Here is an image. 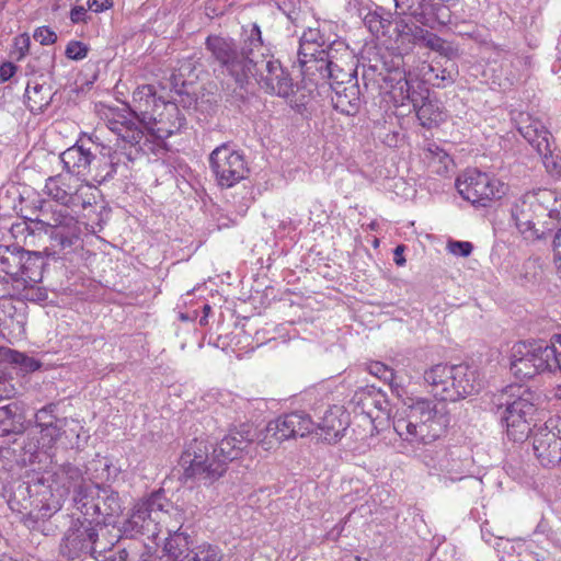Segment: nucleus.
Listing matches in <instances>:
<instances>
[{"label":"nucleus","mask_w":561,"mask_h":561,"mask_svg":"<svg viewBox=\"0 0 561 561\" xmlns=\"http://www.w3.org/2000/svg\"><path fill=\"white\" fill-rule=\"evenodd\" d=\"M81 484H88L82 470L72 463H64L55 471H45L31 481L20 484L8 504L13 512L21 514V523L31 530H46V522L62 507L64 500L71 490L73 494Z\"/></svg>","instance_id":"1"},{"label":"nucleus","mask_w":561,"mask_h":561,"mask_svg":"<svg viewBox=\"0 0 561 561\" xmlns=\"http://www.w3.org/2000/svg\"><path fill=\"white\" fill-rule=\"evenodd\" d=\"M106 125L117 136L116 148L105 145H93L94 157L89 176L96 183L103 184L121 173L125 175L128 164L134 162L141 153L147 151L144 131L124 113H113Z\"/></svg>","instance_id":"2"},{"label":"nucleus","mask_w":561,"mask_h":561,"mask_svg":"<svg viewBox=\"0 0 561 561\" xmlns=\"http://www.w3.org/2000/svg\"><path fill=\"white\" fill-rule=\"evenodd\" d=\"M448 423L449 417L445 408L438 409L428 398L409 399L392 421L393 430L403 440L422 444L439 438Z\"/></svg>","instance_id":"3"},{"label":"nucleus","mask_w":561,"mask_h":561,"mask_svg":"<svg viewBox=\"0 0 561 561\" xmlns=\"http://www.w3.org/2000/svg\"><path fill=\"white\" fill-rule=\"evenodd\" d=\"M397 42L401 45H408L409 48L414 45L428 47L442 56L447 57L445 65L423 64L420 71L422 79H419L424 87L431 84L437 88H445L455 82L458 76V69L454 58L458 56V49L433 32L422 26L409 24L404 19L397 22Z\"/></svg>","instance_id":"4"},{"label":"nucleus","mask_w":561,"mask_h":561,"mask_svg":"<svg viewBox=\"0 0 561 561\" xmlns=\"http://www.w3.org/2000/svg\"><path fill=\"white\" fill-rule=\"evenodd\" d=\"M561 217V194L539 187L526 192L512 208V218L525 239H543L551 228L549 219Z\"/></svg>","instance_id":"5"},{"label":"nucleus","mask_w":561,"mask_h":561,"mask_svg":"<svg viewBox=\"0 0 561 561\" xmlns=\"http://www.w3.org/2000/svg\"><path fill=\"white\" fill-rule=\"evenodd\" d=\"M218 419L205 415L201 425L204 432L191 439L180 457V466L183 469V477L213 483L225 473L219 455L216 450V443L209 440L215 437L216 431L220 427Z\"/></svg>","instance_id":"6"},{"label":"nucleus","mask_w":561,"mask_h":561,"mask_svg":"<svg viewBox=\"0 0 561 561\" xmlns=\"http://www.w3.org/2000/svg\"><path fill=\"white\" fill-rule=\"evenodd\" d=\"M497 411L501 423L506 428L510 440L523 443L531 431L534 414L537 410V396L523 385H510L496 396Z\"/></svg>","instance_id":"7"},{"label":"nucleus","mask_w":561,"mask_h":561,"mask_svg":"<svg viewBox=\"0 0 561 561\" xmlns=\"http://www.w3.org/2000/svg\"><path fill=\"white\" fill-rule=\"evenodd\" d=\"M12 233L15 238L23 237L26 245H36L37 240L46 238L50 248L64 251L71 249L80 239L81 229L78 220L67 211L53 213L50 220L27 219L12 226Z\"/></svg>","instance_id":"8"},{"label":"nucleus","mask_w":561,"mask_h":561,"mask_svg":"<svg viewBox=\"0 0 561 561\" xmlns=\"http://www.w3.org/2000/svg\"><path fill=\"white\" fill-rule=\"evenodd\" d=\"M423 378L439 401L456 402L480 389L477 370L467 364H436L424 371Z\"/></svg>","instance_id":"9"},{"label":"nucleus","mask_w":561,"mask_h":561,"mask_svg":"<svg viewBox=\"0 0 561 561\" xmlns=\"http://www.w3.org/2000/svg\"><path fill=\"white\" fill-rule=\"evenodd\" d=\"M171 507V501L165 491L159 489L148 497L138 501L131 513L118 528L121 538H147L154 540L160 533L161 511Z\"/></svg>","instance_id":"10"},{"label":"nucleus","mask_w":561,"mask_h":561,"mask_svg":"<svg viewBox=\"0 0 561 561\" xmlns=\"http://www.w3.org/2000/svg\"><path fill=\"white\" fill-rule=\"evenodd\" d=\"M98 525L81 522L80 518H71L70 526L64 533L58 551L59 556L67 561H75L85 557H92L95 560L111 551L114 541H105Z\"/></svg>","instance_id":"11"},{"label":"nucleus","mask_w":561,"mask_h":561,"mask_svg":"<svg viewBox=\"0 0 561 561\" xmlns=\"http://www.w3.org/2000/svg\"><path fill=\"white\" fill-rule=\"evenodd\" d=\"M205 48L221 72L230 76L239 87L249 82L257 66L256 59L241 50L236 39L210 34L206 37Z\"/></svg>","instance_id":"12"},{"label":"nucleus","mask_w":561,"mask_h":561,"mask_svg":"<svg viewBox=\"0 0 561 561\" xmlns=\"http://www.w3.org/2000/svg\"><path fill=\"white\" fill-rule=\"evenodd\" d=\"M45 266L43 252L27 251L19 244L0 245V271L7 275L1 278L11 282V287L21 278L42 282Z\"/></svg>","instance_id":"13"},{"label":"nucleus","mask_w":561,"mask_h":561,"mask_svg":"<svg viewBox=\"0 0 561 561\" xmlns=\"http://www.w3.org/2000/svg\"><path fill=\"white\" fill-rule=\"evenodd\" d=\"M262 59H256L252 77H255L259 85L268 94L283 99H290L291 105L300 107L302 99H297L298 85L293 81L290 73L282 66L280 61L273 56L261 54Z\"/></svg>","instance_id":"14"},{"label":"nucleus","mask_w":561,"mask_h":561,"mask_svg":"<svg viewBox=\"0 0 561 561\" xmlns=\"http://www.w3.org/2000/svg\"><path fill=\"white\" fill-rule=\"evenodd\" d=\"M386 73L382 81L390 89V93L396 102L404 105L405 102H415L423 100L425 87L410 71L404 69V59L401 55L392 56L389 60H383Z\"/></svg>","instance_id":"15"},{"label":"nucleus","mask_w":561,"mask_h":561,"mask_svg":"<svg viewBox=\"0 0 561 561\" xmlns=\"http://www.w3.org/2000/svg\"><path fill=\"white\" fill-rule=\"evenodd\" d=\"M209 167L221 187H232L250 173L245 156L229 144L216 147L208 158Z\"/></svg>","instance_id":"16"},{"label":"nucleus","mask_w":561,"mask_h":561,"mask_svg":"<svg viewBox=\"0 0 561 561\" xmlns=\"http://www.w3.org/2000/svg\"><path fill=\"white\" fill-rule=\"evenodd\" d=\"M134 107L123 108L116 113H124L129 119H133L139 128L144 131V140L148 150L151 147L148 146V137L145 134V129L149 127L152 122L159 124L164 123V113H159L163 110L164 105L169 102L164 101L162 96H157L156 88L152 84H144L138 87L133 93Z\"/></svg>","instance_id":"17"},{"label":"nucleus","mask_w":561,"mask_h":561,"mask_svg":"<svg viewBox=\"0 0 561 561\" xmlns=\"http://www.w3.org/2000/svg\"><path fill=\"white\" fill-rule=\"evenodd\" d=\"M257 438V430L251 423L229 425L227 434L219 442L218 437H214L216 450L222 467H225V472L227 471L228 463L248 453Z\"/></svg>","instance_id":"18"},{"label":"nucleus","mask_w":561,"mask_h":561,"mask_svg":"<svg viewBox=\"0 0 561 561\" xmlns=\"http://www.w3.org/2000/svg\"><path fill=\"white\" fill-rule=\"evenodd\" d=\"M534 453L543 467L561 462V420H549L534 434Z\"/></svg>","instance_id":"19"},{"label":"nucleus","mask_w":561,"mask_h":561,"mask_svg":"<svg viewBox=\"0 0 561 561\" xmlns=\"http://www.w3.org/2000/svg\"><path fill=\"white\" fill-rule=\"evenodd\" d=\"M313 431L314 422L310 415L304 411H294L270 421L265 428V438L274 437L278 443H282L296 436L304 437L313 433Z\"/></svg>","instance_id":"20"},{"label":"nucleus","mask_w":561,"mask_h":561,"mask_svg":"<svg viewBox=\"0 0 561 561\" xmlns=\"http://www.w3.org/2000/svg\"><path fill=\"white\" fill-rule=\"evenodd\" d=\"M352 402L368 416L375 427L390 417V402L387 394L375 386H366L355 391Z\"/></svg>","instance_id":"21"},{"label":"nucleus","mask_w":561,"mask_h":561,"mask_svg":"<svg viewBox=\"0 0 561 561\" xmlns=\"http://www.w3.org/2000/svg\"><path fill=\"white\" fill-rule=\"evenodd\" d=\"M458 193L476 207H488L491 203V178L477 169L469 170L456 180Z\"/></svg>","instance_id":"22"},{"label":"nucleus","mask_w":561,"mask_h":561,"mask_svg":"<svg viewBox=\"0 0 561 561\" xmlns=\"http://www.w3.org/2000/svg\"><path fill=\"white\" fill-rule=\"evenodd\" d=\"M346 78L330 83L332 90L331 102L333 107L341 114L354 116L362 105L360 90L356 73L348 72Z\"/></svg>","instance_id":"23"},{"label":"nucleus","mask_w":561,"mask_h":561,"mask_svg":"<svg viewBox=\"0 0 561 561\" xmlns=\"http://www.w3.org/2000/svg\"><path fill=\"white\" fill-rule=\"evenodd\" d=\"M26 413L23 400L0 397V437L23 435L32 423Z\"/></svg>","instance_id":"24"},{"label":"nucleus","mask_w":561,"mask_h":561,"mask_svg":"<svg viewBox=\"0 0 561 561\" xmlns=\"http://www.w3.org/2000/svg\"><path fill=\"white\" fill-rule=\"evenodd\" d=\"M15 296L4 295L0 297V333L21 336L25 333L27 321V306L16 300Z\"/></svg>","instance_id":"25"},{"label":"nucleus","mask_w":561,"mask_h":561,"mask_svg":"<svg viewBox=\"0 0 561 561\" xmlns=\"http://www.w3.org/2000/svg\"><path fill=\"white\" fill-rule=\"evenodd\" d=\"M298 62L301 68V73L317 83L323 80L330 84L341 77L346 78L350 76V73L345 72L334 60L321 56L320 49L311 57L308 56L304 58L302 55H299Z\"/></svg>","instance_id":"26"},{"label":"nucleus","mask_w":561,"mask_h":561,"mask_svg":"<svg viewBox=\"0 0 561 561\" xmlns=\"http://www.w3.org/2000/svg\"><path fill=\"white\" fill-rule=\"evenodd\" d=\"M94 147L87 146L83 139H79L73 146L67 148L59 156L64 170L79 179H87L91 173Z\"/></svg>","instance_id":"27"},{"label":"nucleus","mask_w":561,"mask_h":561,"mask_svg":"<svg viewBox=\"0 0 561 561\" xmlns=\"http://www.w3.org/2000/svg\"><path fill=\"white\" fill-rule=\"evenodd\" d=\"M99 484L88 483L81 484L76 489L72 496L73 507L80 513L78 518L81 522L98 525L102 530V523H100V503H98Z\"/></svg>","instance_id":"28"},{"label":"nucleus","mask_w":561,"mask_h":561,"mask_svg":"<svg viewBox=\"0 0 561 561\" xmlns=\"http://www.w3.org/2000/svg\"><path fill=\"white\" fill-rule=\"evenodd\" d=\"M515 122L518 133L538 153L549 151L550 133L540 121L533 118L528 113H519Z\"/></svg>","instance_id":"29"},{"label":"nucleus","mask_w":561,"mask_h":561,"mask_svg":"<svg viewBox=\"0 0 561 561\" xmlns=\"http://www.w3.org/2000/svg\"><path fill=\"white\" fill-rule=\"evenodd\" d=\"M160 113H164V123L159 124L152 122V124L145 129L150 136L163 140L185 127L186 118L179 110L176 103L169 102Z\"/></svg>","instance_id":"30"},{"label":"nucleus","mask_w":561,"mask_h":561,"mask_svg":"<svg viewBox=\"0 0 561 561\" xmlns=\"http://www.w3.org/2000/svg\"><path fill=\"white\" fill-rule=\"evenodd\" d=\"M169 537L165 539L163 550L173 561H190L193 553V537L186 529H169Z\"/></svg>","instance_id":"31"},{"label":"nucleus","mask_w":561,"mask_h":561,"mask_svg":"<svg viewBox=\"0 0 561 561\" xmlns=\"http://www.w3.org/2000/svg\"><path fill=\"white\" fill-rule=\"evenodd\" d=\"M98 503H100V523L104 530L105 526L113 524L114 519L123 513L122 500L118 492L110 486L99 485Z\"/></svg>","instance_id":"32"},{"label":"nucleus","mask_w":561,"mask_h":561,"mask_svg":"<svg viewBox=\"0 0 561 561\" xmlns=\"http://www.w3.org/2000/svg\"><path fill=\"white\" fill-rule=\"evenodd\" d=\"M364 25L375 35H386L392 24V14L383 7L374 5L359 10Z\"/></svg>","instance_id":"33"},{"label":"nucleus","mask_w":561,"mask_h":561,"mask_svg":"<svg viewBox=\"0 0 561 561\" xmlns=\"http://www.w3.org/2000/svg\"><path fill=\"white\" fill-rule=\"evenodd\" d=\"M45 193L55 202L67 206L75 207L79 203V196L73 194L66 179L61 175L49 176L45 183Z\"/></svg>","instance_id":"34"},{"label":"nucleus","mask_w":561,"mask_h":561,"mask_svg":"<svg viewBox=\"0 0 561 561\" xmlns=\"http://www.w3.org/2000/svg\"><path fill=\"white\" fill-rule=\"evenodd\" d=\"M54 94L49 85L28 83L24 94L25 105L33 114H41L51 104Z\"/></svg>","instance_id":"35"},{"label":"nucleus","mask_w":561,"mask_h":561,"mask_svg":"<svg viewBox=\"0 0 561 561\" xmlns=\"http://www.w3.org/2000/svg\"><path fill=\"white\" fill-rule=\"evenodd\" d=\"M41 282H32L28 278H21L15 280L13 287H9L10 295L15 296L19 301L25 304L44 302L48 298L46 288L38 286Z\"/></svg>","instance_id":"36"},{"label":"nucleus","mask_w":561,"mask_h":561,"mask_svg":"<svg viewBox=\"0 0 561 561\" xmlns=\"http://www.w3.org/2000/svg\"><path fill=\"white\" fill-rule=\"evenodd\" d=\"M526 350V343H519L513 347L510 359V369L517 378H531L537 375L536 366Z\"/></svg>","instance_id":"37"},{"label":"nucleus","mask_w":561,"mask_h":561,"mask_svg":"<svg viewBox=\"0 0 561 561\" xmlns=\"http://www.w3.org/2000/svg\"><path fill=\"white\" fill-rule=\"evenodd\" d=\"M529 358L536 366L537 374L542 371H556V363L553 362V350H550L549 342L539 341L526 344Z\"/></svg>","instance_id":"38"},{"label":"nucleus","mask_w":561,"mask_h":561,"mask_svg":"<svg viewBox=\"0 0 561 561\" xmlns=\"http://www.w3.org/2000/svg\"><path fill=\"white\" fill-rule=\"evenodd\" d=\"M416 111V116L422 126L431 128L438 125L444 119V114L436 102L428 100V89L425 87L423 100L417 102H410Z\"/></svg>","instance_id":"39"},{"label":"nucleus","mask_w":561,"mask_h":561,"mask_svg":"<svg viewBox=\"0 0 561 561\" xmlns=\"http://www.w3.org/2000/svg\"><path fill=\"white\" fill-rule=\"evenodd\" d=\"M60 422H64L61 439L65 438L66 447L72 449L82 448L89 438V434L83 430V426L80 424V422L76 420H68L66 417H62Z\"/></svg>","instance_id":"40"},{"label":"nucleus","mask_w":561,"mask_h":561,"mask_svg":"<svg viewBox=\"0 0 561 561\" xmlns=\"http://www.w3.org/2000/svg\"><path fill=\"white\" fill-rule=\"evenodd\" d=\"M343 431L342 422L337 420L332 412H328L323 416L322 422L317 424L314 423L313 432H316L324 442L332 444L341 439Z\"/></svg>","instance_id":"41"},{"label":"nucleus","mask_w":561,"mask_h":561,"mask_svg":"<svg viewBox=\"0 0 561 561\" xmlns=\"http://www.w3.org/2000/svg\"><path fill=\"white\" fill-rule=\"evenodd\" d=\"M542 274V261L539 256H530L524 261L515 276L516 282L522 286L536 284Z\"/></svg>","instance_id":"42"},{"label":"nucleus","mask_w":561,"mask_h":561,"mask_svg":"<svg viewBox=\"0 0 561 561\" xmlns=\"http://www.w3.org/2000/svg\"><path fill=\"white\" fill-rule=\"evenodd\" d=\"M242 42L239 44L241 50H244L249 57H255V50L264 45L262 31L257 23H250L242 26Z\"/></svg>","instance_id":"43"},{"label":"nucleus","mask_w":561,"mask_h":561,"mask_svg":"<svg viewBox=\"0 0 561 561\" xmlns=\"http://www.w3.org/2000/svg\"><path fill=\"white\" fill-rule=\"evenodd\" d=\"M325 36L318 28H308L305 31L299 41L298 56L302 55L304 58L314 56L319 49L324 45Z\"/></svg>","instance_id":"44"},{"label":"nucleus","mask_w":561,"mask_h":561,"mask_svg":"<svg viewBox=\"0 0 561 561\" xmlns=\"http://www.w3.org/2000/svg\"><path fill=\"white\" fill-rule=\"evenodd\" d=\"M396 10L398 11L399 18L396 20V23L404 19L409 24H414L419 26V10H420V0H393ZM398 33V30L396 28Z\"/></svg>","instance_id":"45"},{"label":"nucleus","mask_w":561,"mask_h":561,"mask_svg":"<svg viewBox=\"0 0 561 561\" xmlns=\"http://www.w3.org/2000/svg\"><path fill=\"white\" fill-rule=\"evenodd\" d=\"M21 437V443H18V438L14 439V444L20 446V451L22 454V459L24 462H35L37 458V453L42 448V442L36 436H32L31 433H27L26 436L19 435Z\"/></svg>","instance_id":"46"},{"label":"nucleus","mask_w":561,"mask_h":561,"mask_svg":"<svg viewBox=\"0 0 561 561\" xmlns=\"http://www.w3.org/2000/svg\"><path fill=\"white\" fill-rule=\"evenodd\" d=\"M222 558V550L218 546L203 542L194 547L190 561H221Z\"/></svg>","instance_id":"47"},{"label":"nucleus","mask_w":561,"mask_h":561,"mask_svg":"<svg viewBox=\"0 0 561 561\" xmlns=\"http://www.w3.org/2000/svg\"><path fill=\"white\" fill-rule=\"evenodd\" d=\"M62 426L64 422L59 421L56 424L46 425L39 428L42 448H50L57 440L61 439Z\"/></svg>","instance_id":"48"},{"label":"nucleus","mask_w":561,"mask_h":561,"mask_svg":"<svg viewBox=\"0 0 561 561\" xmlns=\"http://www.w3.org/2000/svg\"><path fill=\"white\" fill-rule=\"evenodd\" d=\"M320 55L324 56L328 59L334 60L337 56H347L348 55V46L342 39H333L325 41L324 45L320 49Z\"/></svg>","instance_id":"49"},{"label":"nucleus","mask_w":561,"mask_h":561,"mask_svg":"<svg viewBox=\"0 0 561 561\" xmlns=\"http://www.w3.org/2000/svg\"><path fill=\"white\" fill-rule=\"evenodd\" d=\"M428 151L431 152L433 160L437 161L438 175L453 171L455 163L453 158L444 149H440L438 146H433V148H428Z\"/></svg>","instance_id":"50"},{"label":"nucleus","mask_w":561,"mask_h":561,"mask_svg":"<svg viewBox=\"0 0 561 561\" xmlns=\"http://www.w3.org/2000/svg\"><path fill=\"white\" fill-rule=\"evenodd\" d=\"M57 403H48L35 413L36 427L41 428L46 425L56 424L61 419L56 414Z\"/></svg>","instance_id":"51"},{"label":"nucleus","mask_w":561,"mask_h":561,"mask_svg":"<svg viewBox=\"0 0 561 561\" xmlns=\"http://www.w3.org/2000/svg\"><path fill=\"white\" fill-rule=\"evenodd\" d=\"M275 3L291 23L297 24L300 21L301 0H275Z\"/></svg>","instance_id":"52"},{"label":"nucleus","mask_w":561,"mask_h":561,"mask_svg":"<svg viewBox=\"0 0 561 561\" xmlns=\"http://www.w3.org/2000/svg\"><path fill=\"white\" fill-rule=\"evenodd\" d=\"M90 48L87 44L80 41H70L65 50V55L71 60H82L88 56Z\"/></svg>","instance_id":"53"},{"label":"nucleus","mask_w":561,"mask_h":561,"mask_svg":"<svg viewBox=\"0 0 561 561\" xmlns=\"http://www.w3.org/2000/svg\"><path fill=\"white\" fill-rule=\"evenodd\" d=\"M31 38L26 33L20 34L14 38L13 50L11 53L14 58L20 61L23 59L30 49Z\"/></svg>","instance_id":"54"},{"label":"nucleus","mask_w":561,"mask_h":561,"mask_svg":"<svg viewBox=\"0 0 561 561\" xmlns=\"http://www.w3.org/2000/svg\"><path fill=\"white\" fill-rule=\"evenodd\" d=\"M542 158L546 170L552 176H561V159L558 156L552 154V150L549 147V151L546 153H538Z\"/></svg>","instance_id":"55"},{"label":"nucleus","mask_w":561,"mask_h":561,"mask_svg":"<svg viewBox=\"0 0 561 561\" xmlns=\"http://www.w3.org/2000/svg\"><path fill=\"white\" fill-rule=\"evenodd\" d=\"M503 469L514 480L520 479L525 473L522 460L514 456L505 460Z\"/></svg>","instance_id":"56"},{"label":"nucleus","mask_w":561,"mask_h":561,"mask_svg":"<svg viewBox=\"0 0 561 561\" xmlns=\"http://www.w3.org/2000/svg\"><path fill=\"white\" fill-rule=\"evenodd\" d=\"M447 249L454 255L466 257L471 254V252L473 250V245L469 241L450 240L447 243Z\"/></svg>","instance_id":"57"},{"label":"nucleus","mask_w":561,"mask_h":561,"mask_svg":"<svg viewBox=\"0 0 561 561\" xmlns=\"http://www.w3.org/2000/svg\"><path fill=\"white\" fill-rule=\"evenodd\" d=\"M33 37L41 45H51L57 41V34L48 26H41L34 31Z\"/></svg>","instance_id":"58"},{"label":"nucleus","mask_w":561,"mask_h":561,"mask_svg":"<svg viewBox=\"0 0 561 561\" xmlns=\"http://www.w3.org/2000/svg\"><path fill=\"white\" fill-rule=\"evenodd\" d=\"M173 517L176 523L180 524L179 527L183 529V524L185 520L184 511L179 506L173 505L171 502V507H168L165 511H161V522H164V517Z\"/></svg>","instance_id":"59"},{"label":"nucleus","mask_w":561,"mask_h":561,"mask_svg":"<svg viewBox=\"0 0 561 561\" xmlns=\"http://www.w3.org/2000/svg\"><path fill=\"white\" fill-rule=\"evenodd\" d=\"M368 371L380 379H387L393 376L392 370L380 362H374L369 364Z\"/></svg>","instance_id":"60"},{"label":"nucleus","mask_w":561,"mask_h":561,"mask_svg":"<svg viewBox=\"0 0 561 561\" xmlns=\"http://www.w3.org/2000/svg\"><path fill=\"white\" fill-rule=\"evenodd\" d=\"M16 357L21 358L20 366L27 373H33L42 367V363L33 357L22 353H16Z\"/></svg>","instance_id":"61"},{"label":"nucleus","mask_w":561,"mask_h":561,"mask_svg":"<svg viewBox=\"0 0 561 561\" xmlns=\"http://www.w3.org/2000/svg\"><path fill=\"white\" fill-rule=\"evenodd\" d=\"M550 350H556L553 352V362H557L554 367L556 371L559 370L561 373V335H553L549 341Z\"/></svg>","instance_id":"62"},{"label":"nucleus","mask_w":561,"mask_h":561,"mask_svg":"<svg viewBox=\"0 0 561 561\" xmlns=\"http://www.w3.org/2000/svg\"><path fill=\"white\" fill-rule=\"evenodd\" d=\"M18 67L11 62L5 61L0 65V83L9 81L16 72Z\"/></svg>","instance_id":"63"},{"label":"nucleus","mask_w":561,"mask_h":561,"mask_svg":"<svg viewBox=\"0 0 561 561\" xmlns=\"http://www.w3.org/2000/svg\"><path fill=\"white\" fill-rule=\"evenodd\" d=\"M113 5V0H88V7L94 12H103Z\"/></svg>","instance_id":"64"}]
</instances>
